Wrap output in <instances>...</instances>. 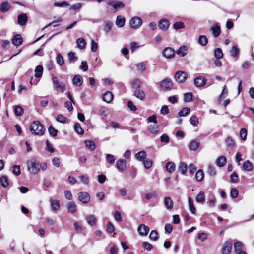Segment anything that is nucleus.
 <instances>
[{"label": "nucleus", "mask_w": 254, "mask_h": 254, "mask_svg": "<svg viewBox=\"0 0 254 254\" xmlns=\"http://www.w3.org/2000/svg\"><path fill=\"white\" fill-rule=\"evenodd\" d=\"M170 25L169 20L166 19H162L158 22L159 28L162 30L166 31Z\"/></svg>", "instance_id": "obj_12"}, {"label": "nucleus", "mask_w": 254, "mask_h": 254, "mask_svg": "<svg viewBox=\"0 0 254 254\" xmlns=\"http://www.w3.org/2000/svg\"><path fill=\"white\" fill-rule=\"evenodd\" d=\"M129 24L131 28L136 29L141 26L142 24V20L139 17H134L130 20Z\"/></svg>", "instance_id": "obj_4"}, {"label": "nucleus", "mask_w": 254, "mask_h": 254, "mask_svg": "<svg viewBox=\"0 0 254 254\" xmlns=\"http://www.w3.org/2000/svg\"><path fill=\"white\" fill-rule=\"evenodd\" d=\"M149 238L153 241H156L158 239V233L156 230H152L150 235Z\"/></svg>", "instance_id": "obj_57"}, {"label": "nucleus", "mask_w": 254, "mask_h": 254, "mask_svg": "<svg viewBox=\"0 0 254 254\" xmlns=\"http://www.w3.org/2000/svg\"><path fill=\"white\" fill-rule=\"evenodd\" d=\"M226 158L224 156H221L216 159L215 163L218 167H222L226 164Z\"/></svg>", "instance_id": "obj_22"}, {"label": "nucleus", "mask_w": 254, "mask_h": 254, "mask_svg": "<svg viewBox=\"0 0 254 254\" xmlns=\"http://www.w3.org/2000/svg\"><path fill=\"white\" fill-rule=\"evenodd\" d=\"M54 6L56 7H63L65 6H69V4L66 1H63L61 2H56L54 3Z\"/></svg>", "instance_id": "obj_62"}, {"label": "nucleus", "mask_w": 254, "mask_h": 254, "mask_svg": "<svg viewBox=\"0 0 254 254\" xmlns=\"http://www.w3.org/2000/svg\"><path fill=\"white\" fill-rule=\"evenodd\" d=\"M134 95L137 98L142 100L145 98V93L142 91L139 88H136L134 91Z\"/></svg>", "instance_id": "obj_30"}, {"label": "nucleus", "mask_w": 254, "mask_h": 254, "mask_svg": "<svg viewBox=\"0 0 254 254\" xmlns=\"http://www.w3.org/2000/svg\"><path fill=\"white\" fill-rule=\"evenodd\" d=\"M68 212L72 214L75 213L76 211V206L74 202H70L67 205Z\"/></svg>", "instance_id": "obj_35"}, {"label": "nucleus", "mask_w": 254, "mask_h": 254, "mask_svg": "<svg viewBox=\"0 0 254 254\" xmlns=\"http://www.w3.org/2000/svg\"><path fill=\"white\" fill-rule=\"evenodd\" d=\"M239 194V191L236 188H232L230 191V196L232 198H236Z\"/></svg>", "instance_id": "obj_64"}, {"label": "nucleus", "mask_w": 254, "mask_h": 254, "mask_svg": "<svg viewBox=\"0 0 254 254\" xmlns=\"http://www.w3.org/2000/svg\"><path fill=\"white\" fill-rule=\"evenodd\" d=\"M230 53L232 57H235L239 53V49L235 46H233L230 51Z\"/></svg>", "instance_id": "obj_45"}, {"label": "nucleus", "mask_w": 254, "mask_h": 254, "mask_svg": "<svg viewBox=\"0 0 254 254\" xmlns=\"http://www.w3.org/2000/svg\"><path fill=\"white\" fill-rule=\"evenodd\" d=\"M198 42L201 46H205L208 43V39L205 35H200L198 37Z\"/></svg>", "instance_id": "obj_32"}, {"label": "nucleus", "mask_w": 254, "mask_h": 254, "mask_svg": "<svg viewBox=\"0 0 254 254\" xmlns=\"http://www.w3.org/2000/svg\"><path fill=\"white\" fill-rule=\"evenodd\" d=\"M85 220L87 224L91 226H94L97 224V218L93 214L87 215L85 217Z\"/></svg>", "instance_id": "obj_9"}, {"label": "nucleus", "mask_w": 254, "mask_h": 254, "mask_svg": "<svg viewBox=\"0 0 254 254\" xmlns=\"http://www.w3.org/2000/svg\"><path fill=\"white\" fill-rule=\"evenodd\" d=\"M125 23V19L121 16H118L117 17L116 21V24L118 27H122L124 26Z\"/></svg>", "instance_id": "obj_33"}, {"label": "nucleus", "mask_w": 254, "mask_h": 254, "mask_svg": "<svg viewBox=\"0 0 254 254\" xmlns=\"http://www.w3.org/2000/svg\"><path fill=\"white\" fill-rule=\"evenodd\" d=\"M163 56L168 59L173 58L175 55V51L172 48L167 47L163 51Z\"/></svg>", "instance_id": "obj_14"}, {"label": "nucleus", "mask_w": 254, "mask_h": 254, "mask_svg": "<svg viewBox=\"0 0 254 254\" xmlns=\"http://www.w3.org/2000/svg\"><path fill=\"white\" fill-rule=\"evenodd\" d=\"M207 172L210 176H215L216 174L215 167L212 165H209Z\"/></svg>", "instance_id": "obj_52"}, {"label": "nucleus", "mask_w": 254, "mask_h": 254, "mask_svg": "<svg viewBox=\"0 0 254 254\" xmlns=\"http://www.w3.org/2000/svg\"><path fill=\"white\" fill-rule=\"evenodd\" d=\"M112 26L113 23L112 22L108 20L105 21L103 23L104 31L108 33L111 30Z\"/></svg>", "instance_id": "obj_23"}, {"label": "nucleus", "mask_w": 254, "mask_h": 254, "mask_svg": "<svg viewBox=\"0 0 254 254\" xmlns=\"http://www.w3.org/2000/svg\"><path fill=\"white\" fill-rule=\"evenodd\" d=\"M230 179L232 183H238L239 181L238 175L235 172L233 173L230 176Z\"/></svg>", "instance_id": "obj_58"}, {"label": "nucleus", "mask_w": 254, "mask_h": 254, "mask_svg": "<svg viewBox=\"0 0 254 254\" xmlns=\"http://www.w3.org/2000/svg\"><path fill=\"white\" fill-rule=\"evenodd\" d=\"M149 131L153 134H158L159 132V127L157 124L150 125L148 127Z\"/></svg>", "instance_id": "obj_19"}, {"label": "nucleus", "mask_w": 254, "mask_h": 254, "mask_svg": "<svg viewBox=\"0 0 254 254\" xmlns=\"http://www.w3.org/2000/svg\"><path fill=\"white\" fill-rule=\"evenodd\" d=\"M195 178L197 181L201 182L204 178V173L202 170H198L195 174Z\"/></svg>", "instance_id": "obj_47"}, {"label": "nucleus", "mask_w": 254, "mask_h": 254, "mask_svg": "<svg viewBox=\"0 0 254 254\" xmlns=\"http://www.w3.org/2000/svg\"><path fill=\"white\" fill-rule=\"evenodd\" d=\"M164 204L165 208L167 210H171L173 208L174 202L172 198L170 197H166L164 198Z\"/></svg>", "instance_id": "obj_16"}, {"label": "nucleus", "mask_w": 254, "mask_h": 254, "mask_svg": "<svg viewBox=\"0 0 254 254\" xmlns=\"http://www.w3.org/2000/svg\"><path fill=\"white\" fill-rule=\"evenodd\" d=\"M28 21V16L26 13H21L18 16L17 22L20 26L26 25Z\"/></svg>", "instance_id": "obj_13"}, {"label": "nucleus", "mask_w": 254, "mask_h": 254, "mask_svg": "<svg viewBox=\"0 0 254 254\" xmlns=\"http://www.w3.org/2000/svg\"><path fill=\"white\" fill-rule=\"evenodd\" d=\"M107 231L109 233H112L115 231V227L111 222H108L107 224Z\"/></svg>", "instance_id": "obj_63"}, {"label": "nucleus", "mask_w": 254, "mask_h": 254, "mask_svg": "<svg viewBox=\"0 0 254 254\" xmlns=\"http://www.w3.org/2000/svg\"><path fill=\"white\" fill-rule=\"evenodd\" d=\"M56 61L57 64L62 66L64 64V61L63 57L61 54H58L56 57Z\"/></svg>", "instance_id": "obj_48"}, {"label": "nucleus", "mask_w": 254, "mask_h": 254, "mask_svg": "<svg viewBox=\"0 0 254 254\" xmlns=\"http://www.w3.org/2000/svg\"><path fill=\"white\" fill-rule=\"evenodd\" d=\"M240 137L243 140H245L247 138V131L245 128H241L240 131Z\"/></svg>", "instance_id": "obj_61"}, {"label": "nucleus", "mask_w": 254, "mask_h": 254, "mask_svg": "<svg viewBox=\"0 0 254 254\" xmlns=\"http://www.w3.org/2000/svg\"><path fill=\"white\" fill-rule=\"evenodd\" d=\"M175 79L179 83L184 82L187 78V74L183 71L177 72L174 76Z\"/></svg>", "instance_id": "obj_5"}, {"label": "nucleus", "mask_w": 254, "mask_h": 254, "mask_svg": "<svg viewBox=\"0 0 254 254\" xmlns=\"http://www.w3.org/2000/svg\"><path fill=\"white\" fill-rule=\"evenodd\" d=\"M30 130L33 134L37 135H42L45 132L43 125L38 121L32 123L30 126Z\"/></svg>", "instance_id": "obj_2"}, {"label": "nucleus", "mask_w": 254, "mask_h": 254, "mask_svg": "<svg viewBox=\"0 0 254 254\" xmlns=\"http://www.w3.org/2000/svg\"><path fill=\"white\" fill-rule=\"evenodd\" d=\"M207 82V79L202 76H198L194 80V84L197 87L204 86Z\"/></svg>", "instance_id": "obj_8"}, {"label": "nucleus", "mask_w": 254, "mask_h": 254, "mask_svg": "<svg viewBox=\"0 0 254 254\" xmlns=\"http://www.w3.org/2000/svg\"><path fill=\"white\" fill-rule=\"evenodd\" d=\"M243 168L246 171H251L253 168V165L250 161L247 160L244 162Z\"/></svg>", "instance_id": "obj_27"}, {"label": "nucleus", "mask_w": 254, "mask_h": 254, "mask_svg": "<svg viewBox=\"0 0 254 254\" xmlns=\"http://www.w3.org/2000/svg\"><path fill=\"white\" fill-rule=\"evenodd\" d=\"M87 149L93 151L95 149V144L93 141L86 140L84 142Z\"/></svg>", "instance_id": "obj_29"}, {"label": "nucleus", "mask_w": 254, "mask_h": 254, "mask_svg": "<svg viewBox=\"0 0 254 254\" xmlns=\"http://www.w3.org/2000/svg\"><path fill=\"white\" fill-rule=\"evenodd\" d=\"M196 201L197 203H202L205 201V194L203 191H200L195 198Z\"/></svg>", "instance_id": "obj_37"}, {"label": "nucleus", "mask_w": 254, "mask_h": 254, "mask_svg": "<svg viewBox=\"0 0 254 254\" xmlns=\"http://www.w3.org/2000/svg\"><path fill=\"white\" fill-rule=\"evenodd\" d=\"M184 100L185 102H189L192 100V94L191 93H186L184 96Z\"/></svg>", "instance_id": "obj_59"}, {"label": "nucleus", "mask_w": 254, "mask_h": 254, "mask_svg": "<svg viewBox=\"0 0 254 254\" xmlns=\"http://www.w3.org/2000/svg\"><path fill=\"white\" fill-rule=\"evenodd\" d=\"M137 231L139 235L142 236H145L148 234L149 231V228L146 225L142 224L138 226Z\"/></svg>", "instance_id": "obj_11"}, {"label": "nucleus", "mask_w": 254, "mask_h": 254, "mask_svg": "<svg viewBox=\"0 0 254 254\" xmlns=\"http://www.w3.org/2000/svg\"><path fill=\"white\" fill-rule=\"evenodd\" d=\"M188 203L190 211L191 212L192 214H195L196 213V208L194 206L193 201L191 198H189Z\"/></svg>", "instance_id": "obj_31"}, {"label": "nucleus", "mask_w": 254, "mask_h": 254, "mask_svg": "<svg viewBox=\"0 0 254 254\" xmlns=\"http://www.w3.org/2000/svg\"><path fill=\"white\" fill-rule=\"evenodd\" d=\"M106 159L108 163L110 164H113L115 161L114 156L110 154H107L106 156Z\"/></svg>", "instance_id": "obj_60"}, {"label": "nucleus", "mask_w": 254, "mask_h": 254, "mask_svg": "<svg viewBox=\"0 0 254 254\" xmlns=\"http://www.w3.org/2000/svg\"><path fill=\"white\" fill-rule=\"evenodd\" d=\"M232 243L229 242H226L222 248V252L223 254H229L230 253L232 249Z\"/></svg>", "instance_id": "obj_17"}, {"label": "nucleus", "mask_w": 254, "mask_h": 254, "mask_svg": "<svg viewBox=\"0 0 254 254\" xmlns=\"http://www.w3.org/2000/svg\"><path fill=\"white\" fill-rule=\"evenodd\" d=\"M27 169L30 173L37 174L41 170H46L47 166L45 162H39L36 159L32 158L26 162Z\"/></svg>", "instance_id": "obj_1"}, {"label": "nucleus", "mask_w": 254, "mask_h": 254, "mask_svg": "<svg viewBox=\"0 0 254 254\" xmlns=\"http://www.w3.org/2000/svg\"><path fill=\"white\" fill-rule=\"evenodd\" d=\"M190 109L188 107H184L179 112L178 115L180 117H185L190 114Z\"/></svg>", "instance_id": "obj_41"}, {"label": "nucleus", "mask_w": 254, "mask_h": 254, "mask_svg": "<svg viewBox=\"0 0 254 254\" xmlns=\"http://www.w3.org/2000/svg\"><path fill=\"white\" fill-rule=\"evenodd\" d=\"M72 82L75 86L79 87L83 83V78L81 75H76L73 78Z\"/></svg>", "instance_id": "obj_18"}, {"label": "nucleus", "mask_w": 254, "mask_h": 254, "mask_svg": "<svg viewBox=\"0 0 254 254\" xmlns=\"http://www.w3.org/2000/svg\"><path fill=\"white\" fill-rule=\"evenodd\" d=\"M50 201L51 210L54 211L59 210L60 207L59 201L54 199L51 200Z\"/></svg>", "instance_id": "obj_25"}, {"label": "nucleus", "mask_w": 254, "mask_h": 254, "mask_svg": "<svg viewBox=\"0 0 254 254\" xmlns=\"http://www.w3.org/2000/svg\"><path fill=\"white\" fill-rule=\"evenodd\" d=\"M199 146V143L195 140H191L189 145V149L191 150H196Z\"/></svg>", "instance_id": "obj_34"}, {"label": "nucleus", "mask_w": 254, "mask_h": 254, "mask_svg": "<svg viewBox=\"0 0 254 254\" xmlns=\"http://www.w3.org/2000/svg\"><path fill=\"white\" fill-rule=\"evenodd\" d=\"M52 80L55 90L60 91L61 92L65 91L66 85L64 83L60 82L58 78L54 75L52 76Z\"/></svg>", "instance_id": "obj_3"}, {"label": "nucleus", "mask_w": 254, "mask_h": 254, "mask_svg": "<svg viewBox=\"0 0 254 254\" xmlns=\"http://www.w3.org/2000/svg\"><path fill=\"white\" fill-rule=\"evenodd\" d=\"M137 70L140 72H143L146 69V63L140 62L136 64Z\"/></svg>", "instance_id": "obj_26"}, {"label": "nucleus", "mask_w": 254, "mask_h": 254, "mask_svg": "<svg viewBox=\"0 0 254 254\" xmlns=\"http://www.w3.org/2000/svg\"><path fill=\"white\" fill-rule=\"evenodd\" d=\"M43 68L42 66L38 65L35 69V76L36 78L41 77L43 74Z\"/></svg>", "instance_id": "obj_38"}, {"label": "nucleus", "mask_w": 254, "mask_h": 254, "mask_svg": "<svg viewBox=\"0 0 254 254\" xmlns=\"http://www.w3.org/2000/svg\"><path fill=\"white\" fill-rule=\"evenodd\" d=\"M174 29L177 30L180 29L185 28V26L183 22L181 21L176 22L173 25Z\"/></svg>", "instance_id": "obj_51"}, {"label": "nucleus", "mask_w": 254, "mask_h": 254, "mask_svg": "<svg viewBox=\"0 0 254 254\" xmlns=\"http://www.w3.org/2000/svg\"><path fill=\"white\" fill-rule=\"evenodd\" d=\"M178 170L181 172V173L184 174L187 170V164L184 162H180L178 167Z\"/></svg>", "instance_id": "obj_49"}, {"label": "nucleus", "mask_w": 254, "mask_h": 254, "mask_svg": "<svg viewBox=\"0 0 254 254\" xmlns=\"http://www.w3.org/2000/svg\"><path fill=\"white\" fill-rule=\"evenodd\" d=\"M10 4L7 2H4L1 4L0 9L1 11L5 12L8 11L10 9Z\"/></svg>", "instance_id": "obj_44"}, {"label": "nucleus", "mask_w": 254, "mask_h": 254, "mask_svg": "<svg viewBox=\"0 0 254 254\" xmlns=\"http://www.w3.org/2000/svg\"><path fill=\"white\" fill-rule=\"evenodd\" d=\"M108 5L113 6L115 9L123 7L124 4L120 1H110L108 2Z\"/></svg>", "instance_id": "obj_36"}, {"label": "nucleus", "mask_w": 254, "mask_h": 254, "mask_svg": "<svg viewBox=\"0 0 254 254\" xmlns=\"http://www.w3.org/2000/svg\"><path fill=\"white\" fill-rule=\"evenodd\" d=\"M56 120L61 123H67V119L62 115H58L56 117Z\"/></svg>", "instance_id": "obj_53"}, {"label": "nucleus", "mask_w": 254, "mask_h": 254, "mask_svg": "<svg viewBox=\"0 0 254 254\" xmlns=\"http://www.w3.org/2000/svg\"><path fill=\"white\" fill-rule=\"evenodd\" d=\"M23 42V38L19 34L15 35L12 39V43L15 46H18L20 45Z\"/></svg>", "instance_id": "obj_20"}, {"label": "nucleus", "mask_w": 254, "mask_h": 254, "mask_svg": "<svg viewBox=\"0 0 254 254\" xmlns=\"http://www.w3.org/2000/svg\"><path fill=\"white\" fill-rule=\"evenodd\" d=\"M235 251L238 253L239 252L243 251L242 250L243 243L241 242L238 241L234 244Z\"/></svg>", "instance_id": "obj_43"}, {"label": "nucleus", "mask_w": 254, "mask_h": 254, "mask_svg": "<svg viewBox=\"0 0 254 254\" xmlns=\"http://www.w3.org/2000/svg\"><path fill=\"white\" fill-rule=\"evenodd\" d=\"M0 183L3 187H7L9 184L7 177L6 176H1L0 178Z\"/></svg>", "instance_id": "obj_50"}, {"label": "nucleus", "mask_w": 254, "mask_h": 254, "mask_svg": "<svg viewBox=\"0 0 254 254\" xmlns=\"http://www.w3.org/2000/svg\"><path fill=\"white\" fill-rule=\"evenodd\" d=\"M78 200L84 204L88 203L90 200V197L87 192H80L78 194Z\"/></svg>", "instance_id": "obj_6"}, {"label": "nucleus", "mask_w": 254, "mask_h": 254, "mask_svg": "<svg viewBox=\"0 0 254 254\" xmlns=\"http://www.w3.org/2000/svg\"><path fill=\"white\" fill-rule=\"evenodd\" d=\"M116 167L119 171H125L127 169L126 161L122 159H119L116 162Z\"/></svg>", "instance_id": "obj_10"}, {"label": "nucleus", "mask_w": 254, "mask_h": 254, "mask_svg": "<svg viewBox=\"0 0 254 254\" xmlns=\"http://www.w3.org/2000/svg\"><path fill=\"white\" fill-rule=\"evenodd\" d=\"M160 86L163 90H169L172 89L173 84L170 79L165 78L161 82Z\"/></svg>", "instance_id": "obj_7"}, {"label": "nucleus", "mask_w": 254, "mask_h": 254, "mask_svg": "<svg viewBox=\"0 0 254 254\" xmlns=\"http://www.w3.org/2000/svg\"><path fill=\"white\" fill-rule=\"evenodd\" d=\"M68 58L69 61L71 62H75L77 60V57L75 56V53L73 52H70L68 54Z\"/></svg>", "instance_id": "obj_55"}, {"label": "nucleus", "mask_w": 254, "mask_h": 254, "mask_svg": "<svg viewBox=\"0 0 254 254\" xmlns=\"http://www.w3.org/2000/svg\"><path fill=\"white\" fill-rule=\"evenodd\" d=\"M189 121L190 124L194 126H197L199 123L198 119L196 116H192Z\"/></svg>", "instance_id": "obj_54"}, {"label": "nucleus", "mask_w": 254, "mask_h": 254, "mask_svg": "<svg viewBox=\"0 0 254 254\" xmlns=\"http://www.w3.org/2000/svg\"><path fill=\"white\" fill-rule=\"evenodd\" d=\"M77 47L81 49H84L86 46V42L85 40L82 38H80L76 40Z\"/></svg>", "instance_id": "obj_28"}, {"label": "nucleus", "mask_w": 254, "mask_h": 254, "mask_svg": "<svg viewBox=\"0 0 254 254\" xmlns=\"http://www.w3.org/2000/svg\"><path fill=\"white\" fill-rule=\"evenodd\" d=\"M102 97L105 102L107 103H110L113 100V95L111 92L107 91L103 94Z\"/></svg>", "instance_id": "obj_21"}, {"label": "nucleus", "mask_w": 254, "mask_h": 254, "mask_svg": "<svg viewBox=\"0 0 254 254\" xmlns=\"http://www.w3.org/2000/svg\"><path fill=\"white\" fill-rule=\"evenodd\" d=\"M214 56L217 59H220L223 58V54L221 48H217L214 50Z\"/></svg>", "instance_id": "obj_46"}, {"label": "nucleus", "mask_w": 254, "mask_h": 254, "mask_svg": "<svg viewBox=\"0 0 254 254\" xmlns=\"http://www.w3.org/2000/svg\"><path fill=\"white\" fill-rule=\"evenodd\" d=\"M74 128L75 131L80 134H83L84 133V130L81 127L79 123H76L74 125Z\"/></svg>", "instance_id": "obj_56"}, {"label": "nucleus", "mask_w": 254, "mask_h": 254, "mask_svg": "<svg viewBox=\"0 0 254 254\" xmlns=\"http://www.w3.org/2000/svg\"><path fill=\"white\" fill-rule=\"evenodd\" d=\"M210 31L212 32L213 37L216 38L220 34V27L217 24H214L210 28Z\"/></svg>", "instance_id": "obj_15"}, {"label": "nucleus", "mask_w": 254, "mask_h": 254, "mask_svg": "<svg viewBox=\"0 0 254 254\" xmlns=\"http://www.w3.org/2000/svg\"><path fill=\"white\" fill-rule=\"evenodd\" d=\"M14 113L17 116H21L24 113L23 109L20 105H16L14 107Z\"/></svg>", "instance_id": "obj_40"}, {"label": "nucleus", "mask_w": 254, "mask_h": 254, "mask_svg": "<svg viewBox=\"0 0 254 254\" xmlns=\"http://www.w3.org/2000/svg\"><path fill=\"white\" fill-rule=\"evenodd\" d=\"M188 50V49L187 47L185 46H182L176 51V53L181 57H184L187 54Z\"/></svg>", "instance_id": "obj_24"}, {"label": "nucleus", "mask_w": 254, "mask_h": 254, "mask_svg": "<svg viewBox=\"0 0 254 254\" xmlns=\"http://www.w3.org/2000/svg\"><path fill=\"white\" fill-rule=\"evenodd\" d=\"M166 168L167 171L169 173L173 172L175 170V165L172 162H167L166 164Z\"/></svg>", "instance_id": "obj_42"}, {"label": "nucleus", "mask_w": 254, "mask_h": 254, "mask_svg": "<svg viewBox=\"0 0 254 254\" xmlns=\"http://www.w3.org/2000/svg\"><path fill=\"white\" fill-rule=\"evenodd\" d=\"M146 156V152L144 151H141L137 153L135 157V158L140 161H143L145 158Z\"/></svg>", "instance_id": "obj_39"}]
</instances>
